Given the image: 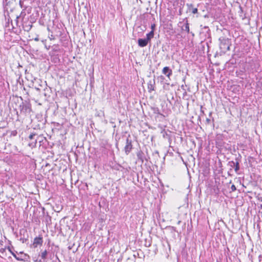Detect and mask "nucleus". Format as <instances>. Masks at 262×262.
<instances>
[{
  "label": "nucleus",
  "instance_id": "14",
  "mask_svg": "<svg viewBox=\"0 0 262 262\" xmlns=\"http://www.w3.org/2000/svg\"><path fill=\"white\" fill-rule=\"evenodd\" d=\"M143 153L141 151H139L137 154V156H138L139 159L142 162H143Z\"/></svg>",
  "mask_w": 262,
  "mask_h": 262
},
{
  "label": "nucleus",
  "instance_id": "15",
  "mask_svg": "<svg viewBox=\"0 0 262 262\" xmlns=\"http://www.w3.org/2000/svg\"><path fill=\"white\" fill-rule=\"evenodd\" d=\"M19 4L20 7L21 8H23V9L26 10L27 7L24 5V1L20 0L19 2Z\"/></svg>",
  "mask_w": 262,
  "mask_h": 262
},
{
  "label": "nucleus",
  "instance_id": "20",
  "mask_svg": "<svg viewBox=\"0 0 262 262\" xmlns=\"http://www.w3.org/2000/svg\"><path fill=\"white\" fill-rule=\"evenodd\" d=\"M36 143H37V140L36 139V140H35V141L34 142H32L31 143H30L29 145L35 146L36 145Z\"/></svg>",
  "mask_w": 262,
  "mask_h": 262
},
{
  "label": "nucleus",
  "instance_id": "5",
  "mask_svg": "<svg viewBox=\"0 0 262 262\" xmlns=\"http://www.w3.org/2000/svg\"><path fill=\"white\" fill-rule=\"evenodd\" d=\"M155 79L150 80L147 83V89L149 92L155 91Z\"/></svg>",
  "mask_w": 262,
  "mask_h": 262
},
{
  "label": "nucleus",
  "instance_id": "3",
  "mask_svg": "<svg viewBox=\"0 0 262 262\" xmlns=\"http://www.w3.org/2000/svg\"><path fill=\"white\" fill-rule=\"evenodd\" d=\"M20 111L24 114L28 113L31 112V108L29 103L23 104L20 105Z\"/></svg>",
  "mask_w": 262,
  "mask_h": 262
},
{
  "label": "nucleus",
  "instance_id": "1",
  "mask_svg": "<svg viewBox=\"0 0 262 262\" xmlns=\"http://www.w3.org/2000/svg\"><path fill=\"white\" fill-rule=\"evenodd\" d=\"M219 40L220 48L223 52L226 53L230 50V41L228 38L222 37L220 38Z\"/></svg>",
  "mask_w": 262,
  "mask_h": 262
},
{
  "label": "nucleus",
  "instance_id": "25",
  "mask_svg": "<svg viewBox=\"0 0 262 262\" xmlns=\"http://www.w3.org/2000/svg\"><path fill=\"white\" fill-rule=\"evenodd\" d=\"M155 28V24L151 25V31H153L154 32Z\"/></svg>",
  "mask_w": 262,
  "mask_h": 262
},
{
  "label": "nucleus",
  "instance_id": "4",
  "mask_svg": "<svg viewBox=\"0 0 262 262\" xmlns=\"http://www.w3.org/2000/svg\"><path fill=\"white\" fill-rule=\"evenodd\" d=\"M162 73L169 78L172 74V71L168 67H165L162 70Z\"/></svg>",
  "mask_w": 262,
  "mask_h": 262
},
{
  "label": "nucleus",
  "instance_id": "13",
  "mask_svg": "<svg viewBox=\"0 0 262 262\" xmlns=\"http://www.w3.org/2000/svg\"><path fill=\"white\" fill-rule=\"evenodd\" d=\"M183 31H186L188 33H189V26L188 21L185 24V25L182 28Z\"/></svg>",
  "mask_w": 262,
  "mask_h": 262
},
{
  "label": "nucleus",
  "instance_id": "18",
  "mask_svg": "<svg viewBox=\"0 0 262 262\" xmlns=\"http://www.w3.org/2000/svg\"><path fill=\"white\" fill-rule=\"evenodd\" d=\"M20 241L23 243H26L28 241L27 238H20Z\"/></svg>",
  "mask_w": 262,
  "mask_h": 262
},
{
  "label": "nucleus",
  "instance_id": "2",
  "mask_svg": "<svg viewBox=\"0 0 262 262\" xmlns=\"http://www.w3.org/2000/svg\"><path fill=\"white\" fill-rule=\"evenodd\" d=\"M43 244V238L41 235L34 238L33 244L31 245V247L34 248H37L38 246H41Z\"/></svg>",
  "mask_w": 262,
  "mask_h": 262
},
{
  "label": "nucleus",
  "instance_id": "6",
  "mask_svg": "<svg viewBox=\"0 0 262 262\" xmlns=\"http://www.w3.org/2000/svg\"><path fill=\"white\" fill-rule=\"evenodd\" d=\"M30 257L27 254L20 255L18 256H17V258H16V260H17L18 261H28L30 260Z\"/></svg>",
  "mask_w": 262,
  "mask_h": 262
},
{
  "label": "nucleus",
  "instance_id": "10",
  "mask_svg": "<svg viewBox=\"0 0 262 262\" xmlns=\"http://www.w3.org/2000/svg\"><path fill=\"white\" fill-rule=\"evenodd\" d=\"M47 254H48V252H47V250H45L42 251H41L40 256L41 257V259H42L44 261L47 259Z\"/></svg>",
  "mask_w": 262,
  "mask_h": 262
},
{
  "label": "nucleus",
  "instance_id": "11",
  "mask_svg": "<svg viewBox=\"0 0 262 262\" xmlns=\"http://www.w3.org/2000/svg\"><path fill=\"white\" fill-rule=\"evenodd\" d=\"M187 6L188 7L189 9L190 10L192 8V13L193 14H196L198 13V9L196 8H193V5L192 4H187Z\"/></svg>",
  "mask_w": 262,
  "mask_h": 262
},
{
  "label": "nucleus",
  "instance_id": "28",
  "mask_svg": "<svg viewBox=\"0 0 262 262\" xmlns=\"http://www.w3.org/2000/svg\"><path fill=\"white\" fill-rule=\"evenodd\" d=\"M31 27H32V26H31L30 27H28V29L27 30L29 31V30H30Z\"/></svg>",
  "mask_w": 262,
  "mask_h": 262
},
{
  "label": "nucleus",
  "instance_id": "7",
  "mask_svg": "<svg viewBox=\"0 0 262 262\" xmlns=\"http://www.w3.org/2000/svg\"><path fill=\"white\" fill-rule=\"evenodd\" d=\"M138 44L139 46L141 47H144L147 45L148 41L146 40V38L142 39L140 38L138 39Z\"/></svg>",
  "mask_w": 262,
  "mask_h": 262
},
{
  "label": "nucleus",
  "instance_id": "19",
  "mask_svg": "<svg viewBox=\"0 0 262 262\" xmlns=\"http://www.w3.org/2000/svg\"><path fill=\"white\" fill-rule=\"evenodd\" d=\"M229 163L230 166L232 167H234L235 165V162H234L233 161L229 162Z\"/></svg>",
  "mask_w": 262,
  "mask_h": 262
},
{
  "label": "nucleus",
  "instance_id": "29",
  "mask_svg": "<svg viewBox=\"0 0 262 262\" xmlns=\"http://www.w3.org/2000/svg\"><path fill=\"white\" fill-rule=\"evenodd\" d=\"M160 77L162 78V79H164V77L163 76H161Z\"/></svg>",
  "mask_w": 262,
  "mask_h": 262
},
{
  "label": "nucleus",
  "instance_id": "17",
  "mask_svg": "<svg viewBox=\"0 0 262 262\" xmlns=\"http://www.w3.org/2000/svg\"><path fill=\"white\" fill-rule=\"evenodd\" d=\"M161 134L162 135L163 137L164 138L169 137L168 135L167 134V132L165 130H163L161 132Z\"/></svg>",
  "mask_w": 262,
  "mask_h": 262
},
{
  "label": "nucleus",
  "instance_id": "26",
  "mask_svg": "<svg viewBox=\"0 0 262 262\" xmlns=\"http://www.w3.org/2000/svg\"><path fill=\"white\" fill-rule=\"evenodd\" d=\"M34 40H35V41H38V40H39V38H38V37H35V38H34Z\"/></svg>",
  "mask_w": 262,
  "mask_h": 262
},
{
  "label": "nucleus",
  "instance_id": "21",
  "mask_svg": "<svg viewBox=\"0 0 262 262\" xmlns=\"http://www.w3.org/2000/svg\"><path fill=\"white\" fill-rule=\"evenodd\" d=\"M9 251L11 252V253L12 254V255L14 257V258L16 259V258H17V256L10 249H9Z\"/></svg>",
  "mask_w": 262,
  "mask_h": 262
},
{
  "label": "nucleus",
  "instance_id": "22",
  "mask_svg": "<svg viewBox=\"0 0 262 262\" xmlns=\"http://www.w3.org/2000/svg\"><path fill=\"white\" fill-rule=\"evenodd\" d=\"M35 135H36L35 134H32L29 136V138L30 139L33 140Z\"/></svg>",
  "mask_w": 262,
  "mask_h": 262
},
{
  "label": "nucleus",
  "instance_id": "27",
  "mask_svg": "<svg viewBox=\"0 0 262 262\" xmlns=\"http://www.w3.org/2000/svg\"><path fill=\"white\" fill-rule=\"evenodd\" d=\"M25 253H24L23 252H20L18 254V255H23V254H25Z\"/></svg>",
  "mask_w": 262,
  "mask_h": 262
},
{
  "label": "nucleus",
  "instance_id": "8",
  "mask_svg": "<svg viewBox=\"0 0 262 262\" xmlns=\"http://www.w3.org/2000/svg\"><path fill=\"white\" fill-rule=\"evenodd\" d=\"M25 10H26L23 9V10L21 12L20 15L16 17V24L17 26V24H18V18H22V19H23L24 18L25 16H26Z\"/></svg>",
  "mask_w": 262,
  "mask_h": 262
},
{
  "label": "nucleus",
  "instance_id": "9",
  "mask_svg": "<svg viewBox=\"0 0 262 262\" xmlns=\"http://www.w3.org/2000/svg\"><path fill=\"white\" fill-rule=\"evenodd\" d=\"M127 144L126 145L125 147V151L127 155H128L130 151L131 150V145L130 144V143H128V139L127 140Z\"/></svg>",
  "mask_w": 262,
  "mask_h": 262
},
{
  "label": "nucleus",
  "instance_id": "12",
  "mask_svg": "<svg viewBox=\"0 0 262 262\" xmlns=\"http://www.w3.org/2000/svg\"><path fill=\"white\" fill-rule=\"evenodd\" d=\"M154 32L153 31H151L149 33L146 34V40L149 41L151 38L154 37Z\"/></svg>",
  "mask_w": 262,
  "mask_h": 262
},
{
  "label": "nucleus",
  "instance_id": "23",
  "mask_svg": "<svg viewBox=\"0 0 262 262\" xmlns=\"http://www.w3.org/2000/svg\"><path fill=\"white\" fill-rule=\"evenodd\" d=\"M231 189L232 191H235L236 190L235 186L234 185H232L231 187Z\"/></svg>",
  "mask_w": 262,
  "mask_h": 262
},
{
  "label": "nucleus",
  "instance_id": "16",
  "mask_svg": "<svg viewBox=\"0 0 262 262\" xmlns=\"http://www.w3.org/2000/svg\"><path fill=\"white\" fill-rule=\"evenodd\" d=\"M234 168L235 171L236 172H237V171L239 169V163L237 161L235 162V165Z\"/></svg>",
  "mask_w": 262,
  "mask_h": 262
},
{
  "label": "nucleus",
  "instance_id": "24",
  "mask_svg": "<svg viewBox=\"0 0 262 262\" xmlns=\"http://www.w3.org/2000/svg\"><path fill=\"white\" fill-rule=\"evenodd\" d=\"M211 122V120L209 118H206V124H209Z\"/></svg>",
  "mask_w": 262,
  "mask_h": 262
}]
</instances>
